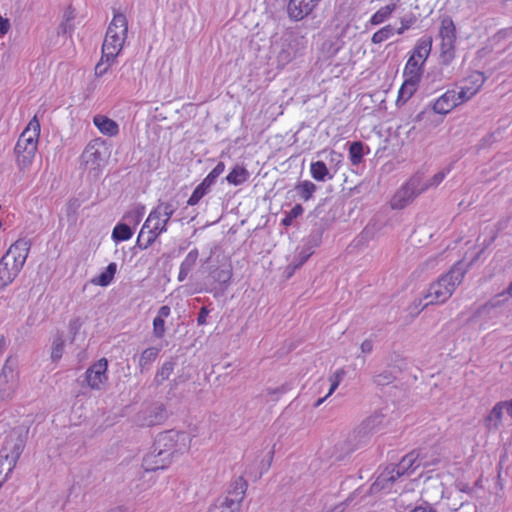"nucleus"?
<instances>
[{
  "mask_svg": "<svg viewBox=\"0 0 512 512\" xmlns=\"http://www.w3.org/2000/svg\"><path fill=\"white\" fill-rule=\"evenodd\" d=\"M431 49L432 37H422L417 41L403 69L404 81L398 91L397 102H407L417 91Z\"/></svg>",
  "mask_w": 512,
  "mask_h": 512,
  "instance_id": "obj_1",
  "label": "nucleus"
},
{
  "mask_svg": "<svg viewBox=\"0 0 512 512\" xmlns=\"http://www.w3.org/2000/svg\"><path fill=\"white\" fill-rule=\"evenodd\" d=\"M128 34V20L122 13H115L107 28L102 44V53L95 66L96 77H102L121 53Z\"/></svg>",
  "mask_w": 512,
  "mask_h": 512,
  "instance_id": "obj_2",
  "label": "nucleus"
},
{
  "mask_svg": "<svg viewBox=\"0 0 512 512\" xmlns=\"http://www.w3.org/2000/svg\"><path fill=\"white\" fill-rule=\"evenodd\" d=\"M175 212L173 204L169 202H159L151 210L144 222L137 237V246L145 250L149 248L156 239L167 231V224Z\"/></svg>",
  "mask_w": 512,
  "mask_h": 512,
  "instance_id": "obj_3",
  "label": "nucleus"
},
{
  "mask_svg": "<svg viewBox=\"0 0 512 512\" xmlns=\"http://www.w3.org/2000/svg\"><path fill=\"white\" fill-rule=\"evenodd\" d=\"M465 271L459 264L442 275L437 281L433 282L423 298L419 299L418 306L425 308L429 305L442 304L446 302L453 294L455 288L462 282Z\"/></svg>",
  "mask_w": 512,
  "mask_h": 512,
  "instance_id": "obj_4",
  "label": "nucleus"
},
{
  "mask_svg": "<svg viewBox=\"0 0 512 512\" xmlns=\"http://www.w3.org/2000/svg\"><path fill=\"white\" fill-rule=\"evenodd\" d=\"M173 440V435L171 432H166L161 434L157 439L158 448H155V452L157 454H148L144 457L142 466L145 471H157L159 469H164L169 464V457L173 454L171 451V442Z\"/></svg>",
  "mask_w": 512,
  "mask_h": 512,
  "instance_id": "obj_5",
  "label": "nucleus"
},
{
  "mask_svg": "<svg viewBox=\"0 0 512 512\" xmlns=\"http://www.w3.org/2000/svg\"><path fill=\"white\" fill-rule=\"evenodd\" d=\"M427 189L428 185L423 183L421 176L414 175L394 194L391 199V207L393 209H402L411 203L417 195Z\"/></svg>",
  "mask_w": 512,
  "mask_h": 512,
  "instance_id": "obj_6",
  "label": "nucleus"
},
{
  "mask_svg": "<svg viewBox=\"0 0 512 512\" xmlns=\"http://www.w3.org/2000/svg\"><path fill=\"white\" fill-rule=\"evenodd\" d=\"M439 36L441 38L440 56L444 63H450L455 57L456 27L450 17L441 20Z\"/></svg>",
  "mask_w": 512,
  "mask_h": 512,
  "instance_id": "obj_7",
  "label": "nucleus"
},
{
  "mask_svg": "<svg viewBox=\"0 0 512 512\" xmlns=\"http://www.w3.org/2000/svg\"><path fill=\"white\" fill-rule=\"evenodd\" d=\"M246 487L247 483L240 477L235 481L234 490L229 492L233 497L218 498L207 512H238Z\"/></svg>",
  "mask_w": 512,
  "mask_h": 512,
  "instance_id": "obj_8",
  "label": "nucleus"
},
{
  "mask_svg": "<svg viewBox=\"0 0 512 512\" xmlns=\"http://www.w3.org/2000/svg\"><path fill=\"white\" fill-rule=\"evenodd\" d=\"M85 381L93 390H101L108 382V360L101 358L85 372Z\"/></svg>",
  "mask_w": 512,
  "mask_h": 512,
  "instance_id": "obj_9",
  "label": "nucleus"
},
{
  "mask_svg": "<svg viewBox=\"0 0 512 512\" xmlns=\"http://www.w3.org/2000/svg\"><path fill=\"white\" fill-rule=\"evenodd\" d=\"M322 0H288L286 11L290 20L301 21L310 16Z\"/></svg>",
  "mask_w": 512,
  "mask_h": 512,
  "instance_id": "obj_10",
  "label": "nucleus"
},
{
  "mask_svg": "<svg viewBox=\"0 0 512 512\" xmlns=\"http://www.w3.org/2000/svg\"><path fill=\"white\" fill-rule=\"evenodd\" d=\"M486 78L482 72H471L461 83L459 91H456L463 103L474 97L483 87Z\"/></svg>",
  "mask_w": 512,
  "mask_h": 512,
  "instance_id": "obj_11",
  "label": "nucleus"
},
{
  "mask_svg": "<svg viewBox=\"0 0 512 512\" xmlns=\"http://www.w3.org/2000/svg\"><path fill=\"white\" fill-rule=\"evenodd\" d=\"M40 131V121L37 115H34L18 137L14 148L20 149L22 146H38Z\"/></svg>",
  "mask_w": 512,
  "mask_h": 512,
  "instance_id": "obj_12",
  "label": "nucleus"
},
{
  "mask_svg": "<svg viewBox=\"0 0 512 512\" xmlns=\"http://www.w3.org/2000/svg\"><path fill=\"white\" fill-rule=\"evenodd\" d=\"M30 247L31 243L28 239L20 238L9 247L4 257H8L12 264L21 270L28 257Z\"/></svg>",
  "mask_w": 512,
  "mask_h": 512,
  "instance_id": "obj_13",
  "label": "nucleus"
},
{
  "mask_svg": "<svg viewBox=\"0 0 512 512\" xmlns=\"http://www.w3.org/2000/svg\"><path fill=\"white\" fill-rule=\"evenodd\" d=\"M462 104L464 103L457 92L451 89L447 90L434 101L432 109L437 114L446 115Z\"/></svg>",
  "mask_w": 512,
  "mask_h": 512,
  "instance_id": "obj_14",
  "label": "nucleus"
},
{
  "mask_svg": "<svg viewBox=\"0 0 512 512\" xmlns=\"http://www.w3.org/2000/svg\"><path fill=\"white\" fill-rule=\"evenodd\" d=\"M38 146L14 148L15 163L20 172H26L33 164Z\"/></svg>",
  "mask_w": 512,
  "mask_h": 512,
  "instance_id": "obj_15",
  "label": "nucleus"
},
{
  "mask_svg": "<svg viewBox=\"0 0 512 512\" xmlns=\"http://www.w3.org/2000/svg\"><path fill=\"white\" fill-rule=\"evenodd\" d=\"M93 124L103 135L114 137L119 133V125L117 122L105 115L99 114L94 116Z\"/></svg>",
  "mask_w": 512,
  "mask_h": 512,
  "instance_id": "obj_16",
  "label": "nucleus"
},
{
  "mask_svg": "<svg viewBox=\"0 0 512 512\" xmlns=\"http://www.w3.org/2000/svg\"><path fill=\"white\" fill-rule=\"evenodd\" d=\"M20 269L15 267L8 257H2L0 260V287L10 284L18 275Z\"/></svg>",
  "mask_w": 512,
  "mask_h": 512,
  "instance_id": "obj_17",
  "label": "nucleus"
},
{
  "mask_svg": "<svg viewBox=\"0 0 512 512\" xmlns=\"http://www.w3.org/2000/svg\"><path fill=\"white\" fill-rule=\"evenodd\" d=\"M400 0L390 2L380 7L369 19V23L373 26L380 25L388 20L393 13L398 9Z\"/></svg>",
  "mask_w": 512,
  "mask_h": 512,
  "instance_id": "obj_18",
  "label": "nucleus"
},
{
  "mask_svg": "<svg viewBox=\"0 0 512 512\" xmlns=\"http://www.w3.org/2000/svg\"><path fill=\"white\" fill-rule=\"evenodd\" d=\"M506 402L500 401L494 405L490 413L484 419V425L488 430L498 429L503 418Z\"/></svg>",
  "mask_w": 512,
  "mask_h": 512,
  "instance_id": "obj_19",
  "label": "nucleus"
},
{
  "mask_svg": "<svg viewBox=\"0 0 512 512\" xmlns=\"http://www.w3.org/2000/svg\"><path fill=\"white\" fill-rule=\"evenodd\" d=\"M171 314V309L168 305L160 307L157 316L153 320V334L156 338H163L165 334V319Z\"/></svg>",
  "mask_w": 512,
  "mask_h": 512,
  "instance_id": "obj_20",
  "label": "nucleus"
},
{
  "mask_svg": "<svg viewBox=\"0 0 512 512\" xmlns=\"http://www.w3.org/2000/svg\"><path fill=\"white\" fill-rule=\"evenodd\" d=\"M116 272L117 264L115 262H111L103 272L92 280V283L101 287H106L112 283Z\"/></svg>",
  "mask_w": 512,
  "mask_h": 512,
  "instance_id": "obj_21",
  "label": "nucleus"
},
{
  "mask_svg": "<svg viewBox=\"0 0 512 512\" xmlns=\"http://www.w3.org/2000/svg\"><path fill=\"white\" fill-rule=\"evenodd\" d=\"M249 176V172L245 167L236 165L226 176V181L229 184L238 186L246 182L249 179Z\"/></svg>",
  "mask_w": 512,
  "mask_h": 512,
  "instance_id": "obj_22",
  "label": "nucleus"
},
{
  "mask_svg": "<svg viewBox=\"0 0 512 512\" xmlns=\"http://www.w3.org/2000/svg\"><path fill=\"white\" fill-rule=\"evenodd\" d=\"M197 257L198 252L196 250H192L186 255L179 268L178 280L180 282L187 278L188 274L196 263Z\"/></svg>",
  "mask_w": 512,
  "mask_h": 512,
  "instance_id": "obj_23",
  "label": "nucleus"
},
{
  "mask_svg": "<svg viewBox=\"0 0 512 512\" xmlns=\"http://www.w3.org/2000/svg\"><path fill=\"white\" fill-rule=\"evenodd\" d=\"M310 174L316 181H324L326 178L331 179L329 170L323 161H315L310 165Z\"/></svg>",
  "mask_w": 512,
  "mask_h": 512,
  "instance_id": "obj_24",
  "label": "nucleus"
},
{
  "mask_svg": "<svg viewBox=\"0 0 512 512\" xmlns=\"http://www.w3.org/2000/svg\"><path fill=\"white\" fill-rule=\"evenodd\" d=\"M364 144L360 141L352 142L349 146V159L352 165L357 166L363 161Z\"/></svg>",
  "mask_w": 512,
  "mask_h": 512,
  "instance_id": "obj_25",
  "label": "nucleus"
},
{
  "mask_svg": "<svg viewBox=\"0 0 512 512\" xmlns=\"http://www.w3.org/2000/svg\"><path fill=\"white\" fill-rule=\"evenodd\" d=\"M133 235L131 228L124 223H118L112 231V239L115 242H123L129 240Z\"/></svg>",
  "mask_w": 512,
  "mask_h": 512,
  "instance_id": "obj_26",
  "label": "nucleus"
},
{
  "mask_svg": "<svg viewBox=\"0 0 512 512\" xmlns=\"http://www.w3.org/2000/svg\"><path fill=\"white\" fill-rule=\"evenodd\" d=\"M296 190L303 201H308L316 191V185L309 180H304L296 185Z\"/></svg>",
  "mask_w": 512,
  "mask_h": 512,
  "instance_id": "obj_27",
  "label": "nucleus"
},
{
  "mask_svg": "<svg viewBox=\"0 0 512 512\" xmlns=\"http://www.w3.org/2000/svg\"><path fill=\"white\" fill-rule=\"evenodd\" d=\"M395 31L390 24H387L373 33L371 42L373 44H380L394 35Z\"/></svg>",
  "mask_w": 512,
  "mask_h": 512,
  "instance_id": "obj_28",
  "label": "nucleus"
},
{
  "mask_svg": "<svg viewBox=\"0 0 512 512\" xmlns=\"http://www.w3.org/2000/svg\"><path fill=\"white\" fill-rule=\"evenodd\" d=\"M209 190H210V187L203 186V182H201L199 185L196 186V188L192 192L191 196L187 200V205H189V206L197 205L200 202V200L209 192Z\"/></svg>",
  "mask_w": 512,
  "mask_h": 512,
  "instance_id": "obj_29",
  "label": "nucleus"
},
{
  "mask_svg": "<svg viewBox=\"0 0 512 512\" xmlns=\"http://www.w3.org/2000/svg\"><path fill=\"white\" fill-rule=\"evenodd\" d=\"M159 350L155 347L145 349L139 359V365L144 368L154 362L158 356Z\"/></svg>",
  "mask_w": 512,
  "mask_h": 512,
  "instance_id": "obj_30",
  "label": "nucleus"
},
{
  "mask_svg": "<svg viewBox=\"0 0 512 512\" xmlns=\"http://www.w3.org/2000/svg\"><path fill=\"white\" fill-rule=\"evenodd\" d=\"M344 375V370L343 369H339L337 370L333 376L331 377V386H330V389H329V392L327 393V395L323 398H320L317 403H316V406H319L320 404H322L327 397H329L336 389L337 387L339 386L340 384V381L342 379Z\"/></svg>",
  "mask_w": 512,
  "mask_h": 512,
  "instance_id": "obj_31",
  "label": "nucleus"
},
{
  "mask_svg": "<svg viewBox=\"0 0 512 512\" xmlns=\"http://www.w3.org/2000/svg\"><path fill=\"white\" fill-rule=\"evenodd\" d=\"M302 213L303 207L300 204H296L285 214V217L282 219V224L286 227L290 226L296 218L302 215Z\"/></svg>",
  "mask_w": 512,
  "mask_h": 512,
  "instance_id": "obj_32",
  "label": "nucleus"
},
{
  "mask_svg": "<svg viewBox=\"0 0 512 512\" xmlns=\"http://www.w3.org/2000/svg\"><path fill=\"white\" fill-rule=\"evenodd\" d=\"M64 341L61 337L54 340L51 351V358L53 361H58L63 354Z\"/></svg>",
  "mask_w": 512,
  "mask_h": 512,
  "instance_id": "obj_33",
  "label": "nucleus"
},
{
  "mask_svg": "<svg viewBox=\"0 0 512 512\" xmlns=\"http://www.w3.org/2000/svg\"><path fill=\"white\" fill-rule=\"evenodd\" d=\"M400 27L395 31L398 35H402L405 31L409 30L416 22L415 16L402 17L399 20Z\"/></svg>",
  "mask_w": 512,
  "mask_h": 512,
  "instance_id": "obj_34",
  "label": "nucleus"
},
{
  "mask_svg": "<svg viewBox=\"0 0 512 512\" xmlns=\"http://www.w3.org/2000/svg\"><path fill=\"white\" fill-rule=\"evenodd\" d=\"M158 410L159 411L156 412L154 416H149V418L145 420L143 425L154 426L161 423L165 416V410L162 407H160Z\"/></svg>",
  "mask_w": 512,
  "mask_h": 512,
  "instance_id": "obj_35",
  "label": "nucleus"
},
{
  "mask_svg": "<svg viewBox=\"0 0 512 512\" xmlns=\"http://www.w3.org/2000/svg\"><path fill=\"white\" fill-rule=\"evenodd\" d=\"M208 314H209V310L205 306L201 307L198 317H197L198 325H204L206 323Z\"/></svg>",
  "mask_w": 512,
  "mask_h": 512,
  "instance_id": "obj_36",
  "label": "nucleus"
},
{
  "mask_svg": "<svg viewBox=\"0 0 512 512\" xmlns=\"http://www.w3.org/2000/svg\"><path fill=\"white\" fill-rule=\"evenodd\" d=\"M10 30V22L7 18H3L1 15H0V33L2 35H5L8 33V31Z\"/></svg>",
  "mask_w": 512,
  "mask_h": 512,
  "instance_id": "obj_37",
  "label": "nucleus"
},
{
  "mask_svg": "<svg viewBox=\"0 0 512 512\" xmlns=\"http://www.w3.org/2000/svg\"><path fill=\"white\" fill-rule=\"evenodd\" d=\"M231 276H232V272L231 270H227V271H220L218 274H217V279L223 283H227L230 281L231 279Z\"/></svg>",
  "mask_w": 512,
  "mask_h": 512,
  "instance_id": "obj_38",
  "label": "nucleus"
},
{
  "mask_svg": "<svg viewBox=\"0 0 512 512\" xmlns=\"http://www.w3.org/2000/svg\"><path fill=\"white\" fill-rule=\"evenodd\" d=\"M445 178V174L443 172H439L437 174H435L433 176V178L431 179V183L428 184V187L429 186H433V185H439L443 179ZM425 185H427V183H424Z\"/></svg>",
  "mask_w": 512,
  "mask_h": 512,
  "instance_id": "obj_39",
  "label": "nucleus"
},
{
  "mask_svg": "<svg viewBox=\"0 0 512 512\" xmlns=\"http://www.w3.org/2000/svg\"><path fill=\"white\" fill-rule=\"evenodd\" d=\"M217 177L210 171L208 175L202 180L203 186H211L215 183Z\"/></svg>",
  "mask_w": 512,
  "mask_h": 512,
  "instance_id": "obj_40",
  "label": "nucleus"
},
{
  "mask_svg": "<svg viewBox=\"0 0 512 512\" xmlns=\"http://www.w3.org/2000/svg\"><path fill=\"white\" fill-rule=\"evenodd\" d=\"M225 170V164L219 162L211 171L218 178Z\"/></svg>",
  "mask_w": 512,
  "mask_h": 512,
  "instance_id": "obj_41",
  "label": "nucleus"
},
{
  "mask_svg": "<svg viewBox=\"0 0 512 512\" xmlns=\"http://www.w3.org/2000/svg\"><path fill=\"white\" fill-rule=\"evenodd\" d=\"M373 344L371 340H365L361 344V350L363 353H369L372 351Z\"/></svg>",
  "mask_w": 512,
  "mask_h": 512,
  "instance_id": "obj_42",
  "label": "nucleus"
},
{
  "mask_svg": "<svg viewBox=\"0 0 512 512\" xmlns=\"http://www.w3.org/2000/svg\"><path fill=\"white\" fill-rule=\"evenodd\" d=\"M411 512H436V510L429 505H420L415 507Z\"/></svg>",
  "mask_w": 512,
  "mask_h": 512,
  "instance_id": "obj_43",
  "label": "nucleus"
},
{
  "mask_svg": "<svg viewBox=\"0 0 512 512\" xmlns=\"http://www.w3.org/2000/svg\"><path fill=\"white\" fill-rule=\"evenodd\" d=\"M171 370H172V366L170 364H164L161 369L160 374L162 376H164V375L168 376L170 374Z\"/></svg>",
  "mask_w": 512,
  "mask_h": 512,
  "instance_id": "obj_44",
  "label": "nucleus"
},
{
  "mask_svg": "<svg viewBox=\"0 0 512 512\" xmlns=\"http://www.w3.org/2000/svg\"><path fill=\"white\" fill-rule=\"evenodd\" d=\"M7 348V341L6 339L2 336L0 338V356L4 353V351L6 350Z\"/></svg>",
  "mask_w": 512,
  "mask_h": 512,
  "instance_id": "obj_45",
  "label": "nucleus"
},
{
  "mask_svg": "<svg viewBox=\"0 0 512 512\" xmlns=\"http://www.w3.org/2000/svg\"><path fill=\"white\" fill-rule=\"evenodd\" d=\"M506 402V411L509 414L510 417H512V399L510 401Z\"/></svg>",
  "mask_w": 512,
  "mask_h": 512,
  "instance_id": "obj_46",
  "label": "nucleus"
},
{
  "mask_svg": "<svg viewBox=\"0 0 512 512\" xmlns=\"http://www.w3.org/2000/svg\"><path fill=\"white\" fill-rule=\"evenodd\" d=\"M406 461H409L411 462V455H407L406 457L403 458L402 462L405 463Z\"/></svg>",
  "mask_w": 512,
  "mask_h": 512,
  "instance_id": "obj_47",
  "label": "nucleus"
},
{
  "mask_svg": "<svg viewBox=\"0 0 512 512\" xmlns=\"http://www.w3.org/2000/svg\"><path fill=\"white\" fill-rule=\"evenodd\" d=\"M509 291H510V294L512 295V282H511V285L509 287Z\"/></svg>",
  "mask_w": 512,
  "mask_h": 512,
  "instance_id": "obj_48",
  "label": "nucleus"
},
{
  "mask_svg": "<svg viewBox=\"0 0 512 512\" xmlns=\"http://www.w3.org/2000/svg\"><path fill=\"white\" fill-rule=\"evenodd\" d=\"M139 218H140V217H139V215H137V216H136V223H138V222H139Z\"/></svg>",
  "mask_w": 512,
  "mask_h": 512,
  "instance_id": "obj_49",
  "label": "nucleus"
},
{
  "mask_svg": "<svg viewBox=\"0 0 512 512\" xmlns=\"http://www.w3.org/2000/svg\"><path fill=\"white\" fill-rule=\"evenodd\" d=\"M110 512H121V511L117 509V510H112Z\"/></svg>",
  "mask_w": 512,
  "mask_h": 512,
  "instance_id": "obj_50",
  "label": "nucleus"
},
{
  "mask_svg": "<svg viewBox=\"0 0 512 512\" xmlns=\"http://www.w3.org/2000/svg\"><path fill=\"white\" fill-rule=\"evenodd\" d=\"M80 326H81V323H78V322H77V327H76V328H78V327H80Z\"/></svg>",
  "mask_w": 512,
  "mask_h": 512,
  "instance_id": "obj_51",
  "label": "nucleus"
},
{
  "mask_svg": "<svg viewBox=\"0 0 512 512\" xmlns=\"http://www.w3.org/2000/svg\"><path fill=\"white\" fill-rule=\"evenodd\" d=\"M2 225H3V224H2V221L0 220V229L2 228Z\"/></svg>",
  "mask_w": 512,
  "mask_h": 512,
  "instance_id": "obj_52",
  "label": "nucleus"
}]
</instances>
